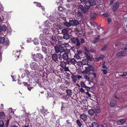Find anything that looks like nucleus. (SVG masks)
Masks as SVG:
<instances>
[{
    "label": "nucleus",
    "mask_w": 127,
    "mask_h": 127,
    "mask_svg": "<svg viewBox=\"0 0 127 127\" xmlns=\"http://www.w3.org/2000/svg\"><path fill=\"white\" fill-rule=\"evenodd\" d=\"M90 23L91 26H93L94 27L96 26L97 29L99 31L97 32L96 29L95 30V32L96 33H98L100 34H101L104 31L103 29L99 26L97 25L96 24H93L91 22H90Z\"/></svg>",
    "instance_id": "nucleus-1"
},
{
    "label": "nucleus",
    "mask_w": 127,
    "mask_h": 127,
    "mask_svg": "<svg viewBox=\"0 0 127 127\" xmlns=\"http://www.w3.org/2000/svg\"><path fill=\"white\" fill-rule=\"evenodd\" d=\"M30 67L32 69L34 70H37L39 68V65L36 63L32 62L30 63Z\"/></svg>",
    "instance_id": "nucleus-2"
},
{
    "label": "nucleus",
    "mask_w": 127,
    "mask_h": 127,
    "mask_svg": "<svg viewBox=\"0 0 127 127\" xmlns=\"http://www.w3.org/2000/svg\"><path fill=\"white\" fill-rule=\"evenodd\" d=\"M55 51L57 53H62L65 51V50L63 47L61 46L59 47L56 46L54 47Z\"/></svg>",
    "instance_id": "nucleus-3"
},
{
    "label": "nucleus",
    "mask_w": 127,
    "mask_h": 127,
    "mask_svg": "<svg viewBox=\"0 0 127 127\" xmlns=\"http://www.w3.org/2000/svg\"><path fill=\"white\" fill-rule=\"evenodd\" d=\"M67 64H72L75 65L77 61L74 58H69L68 60L66 61Z\"/></svg>",
    "instance_id": "nucleus-4"
},
{
    "label": "nucleus",
    "mask_w": 127,
    "mask_h": 127,
    "mask_svg": "<svg viewBox=\"0 0 127 127\" xmlns=\"http://www.w3.org/2000/svg\"><path fill=\"white\" fill-rule=\"evenodd\" d=\"M70 53V50H68L63 54L61 58H62L64 60H65L66 61L68 59V55Z\"/></svg>",
    "instance_id": "nucleus-5"
},
{
    "label": "nucleus",
    "mask_w": 127,
    "mask_h": 127,
    "mask_svg": "<svg viewBox=\"0 0 127 127\" xmlns=\"http://www.w3.org/2000/svg\"><path fill=\"white\" fill-rule=\"evenodd\" d=\"M32 73V74L33 73V71H31L30 72H29V70L27 69L25 70L24 71V73L22 75L21 77L22 78H23L26 76L27 77H28L29 75H30V73Z\"/></svg>",
    "instance_id": "nucleus-6"
},
{
    "label": "nucleus",
    "mask_w": 127,
    "mask_h": 127,
    "mask_svg": "<svg viewBox=\"0 0 127 127\" xmlns=\"http://www.w3.org/2000/svg\"><path fill=\"white\" fill-rule=\"evenodd\" d=\"M69 22L71 26H73L75 25H77L79 23L78 21L76 20H70Z\"/></svg>",
    "instance_id": "nucleus-7"
},
{
    "label": "nucleus",
    "mask_w": 127,
    "mask_h": 127,
    "mask_svg": "<svg viewBox=\"0 0 127 127\" xmlns=\"http://www.w3.org/2000/svg\"><path fill=\"white\" fill-rule=\"evenodd\" d=\"M119 6V3L118 2H116L113 5V11H116Z\"/></svg>",
    "instance_id": "nucleus-8"
},
{
    "label": "nucleus",
    "mask_w": 127,
    "mask_h": 127,
    "mask_svg": "<svg viewBox=\"0 0 127 127\" xmlns=\"http://www.w3.org/2000/svg\"><path fill=\"white\" fill-rule=\"evenodd\" d=\"M83 48L85 51L87 52H93L95 53L96 52L93 49H92L90 50L88 49L87 47L85 46H84Z\"/></svg>",
    "instance_id": "nucleus-9"
},
{
    "label": "nucleus",
    "mask_w": 127,
    "mask_h": 127,
    "mask_svg": "<svg viewBox=\"0 0 127 127\" xmlns=\"http://www.w3.org/2000/svg\"><path fill=\"white\" fill-rule=\"evenodd\" d=\"M91 18L93 20H95L97 18L96 14L94 13H91L90 14Z\"/></svg>",
    "instance_id": "nucleus-10"
},
{
    "label": "nucleus",
    "mask_w": 127,
    "mask_h": 127,
    "mask_svg": "<svg viewBox=\"0 0 127 127\" xmlns=\"http://www.w3.org/2000/svg\"><path fill=\"white\" fill-rule=\"evenodd\" d=\"M44 26L50 27L51 26V23H49L48 20H47L43 24Z\"/></svg>",
    "instance_id": "nucleus-11"
},
{
    "label": "nucleus",
    "mask_w": 127,
    "mask_h": 127,
    "mask_svg": "<svg viewBox=\"0 0 127 127\" xmlns=\"http://www.w3.org/2000/svg\"><path fill=\"white\" fill-rule=\"evenodd\" d=\"M45 36V35L43 34H41L39 36V38L40 40L43 41H45L46 40V36Z\"/></svg>",
    "instance_id": "nucleus-12"
},
{
    "label": "nucleus",
    "mask_w": 127,
    "mask_h": 127,
    "mask_svg": "<svg viewBox=\"0 0 127 127\" xmlns=\"http://www.w3.org/2000/svg\"><path fill=\"white\" fill-rule=\"evenodd\" d=\"M126 121V120L124 119H120L118 121L117 124L119 125H122L125 123Z\"/></svg>",
    "instance_id": "nucleus-13"
},
{
    "label": "nucleus",
    "mask_w": 127,
    "mask_h": 127,
    "mask_svg": "<svg viewBox=\"0 0 127 127\" xmlns=\"http://www.w3.org/2000/svg\"><path fill=\"white\" fill-rule=\"evenodd\" d=\"M51 58L52 59L55 61H56L58 60L57 55L55 54L51 55Z\"/></svg>",
    "instance_id": "nucleus-14"
},
{
    "label": "nucleus",
    "mask_w": 127,
    "mask_h": 127,
    "mask_svg": "<svg viewBox=\"0 0 127 127\" xmlns=\"http://www.w3.org/2000/svg\"><path fill=\"white\" fill-rule=\"evenodd\" d=\"M82 15L81 12L80 11H78L76 13L75 15V17L78 19H79L82 17Z\"/></svg>",
    "instance_id": "nucleus-15"
},
{
    "label": "nucleus",
    "mask_w": 127,
    "mask_h": 127,
    "mask_svg": "<svg viewBox=\"0 0 127 127\" xmlns=\"http://www.w3.org/2000/svg\"><path fill=\"white\" fill-rule=\"evenodd\" d=\"M71 78L72 79V81L74 82H76L77 80V77L76 76L74 75H72L71 77Z\"/></svg>",
    "instance_id": "nucleus-16"
},
{
    "label": "nucleus",
    "mask_w": 127,
    "mask_h": 127,
    "mask_svg": "<svg viewBox=\"0 0 127 127\" xmlns=\"http://www.w3.org/2000/svg\"><path fill=\"white\" fill-rule=\"evenodd\" d=\"M67 63L66 62H65L64 61H61L60 62V65L63 68H64L66 66Z\"/></svg>",
    "instance_id": "nucleus-17"
},
{
    "label": "nucleus",
    "mask_w": 127,
    "mask_h": 127,
    "mask_svg": "<svg viewBox=\"0 0 127 127\" xmlns=\"http://www.w3.org/2000/svg\"><path fill=\"white\" fill-rule=\"evenodd\" d=\"M80 83L81 86L83 88H86L87 89L88 88H90L88 87L85 84V83L84 82L82 81Z\"/></svg>",
    "instance_id": "nucleus-18"
},
{
    "label": "nucleus",
    "mask_w": 127,
    "mask_h": 127,
    "mask_svg": "<svg viewBox=\"0 0 127 127\" xmlns=\"http://www.w3.org/2000/svg\"><path fill=\"white\" fill-rule=\"evenodd\" d=\"M81 118L83 121H85L87 119V116L86 115L82 114L81 116Z\"/></svg>",
    "instance_id": "nucleus-19"
},
{
    "label": "nucleus",
    "mask_w": 127,
    "mask_h": 127,
    "mask_svg": "<svg viewBox=\"0 0 127 127\" xmlns=\"http://www.w3.org/2000/svg\"><path fill=\"white\" fill-rule=\"evenodd\" d=\"M49 30V29L46 28H45L43 30V32L46 34H48L50 33Z\"/></svg>",
    "instance_id": "nucleus-20"
},
{
    "label": "nucleus",
    "mask_w": 127,
    "mask_h": 127,
    "mask_svg": "<svg viewBox=\"0 0 127 127\" xmlns=\"http://www.w3.org/2000/svg\"><path fill=\"white\" fill-rule=\"evenodd\" d=\"M13 54L15 55V57L17 56V58H18L19 57V55L20 54V52L18 51H15L13 52Z\"/></svg>",
    "instance_id": "nucleus-21"
},
{
    "label": "nucleus",
    "mask_w": 127,
    "mask_h": 127,
    "mask_svg": "<svg viewBox=\"0 0 127 127\" xmlns=\"http://www.w3.org/2000/svg\"><path fill=\"white\" fill-rule=\"evenodd\" d=\"M95 110L96 112L97 113H98L100 112V108L97 106H95L94 107Z\"/></svg>",
    "instance_id": "nucleus-22"
},
{
    "label": "nucleus",
    "mask_w": 127,
    "mask_h": 127,
    "mask_svg": "<svg viewBox=\"0 0 127 127\" xmlns=\"http://www.w3.org/2000/svg\"><path fill=\"white\" fill-rule=\"evenodd\" d=\"M81 63L83 65H86L88 64V61L87 59H85L82 60Z\"/></svg>",
    "instance_id": "nucleus-23"
},
{
    "label": "nucleus",
    "mask_w": 127,
    "mask_h": 127,
    "mask_svg": "<svg viewBox=\"0 0 127 127\" xmlns=\"http://www.w3.org/2000/svg\"><path fill=\"white\" fill-rule=\"evenodd\" d=\"M0 29L1 31L5 32L7 30V27L5 25H3L0 27Z\"/></svg>",
    "instance_id": "nucleus-24"
},
{
    "label": "nucleus",
    "mask_w": 127,
    "mask_h": 127,
    "mask_svg": "<svg viewBox=\"0 0 127 127\" xmlns=\"http://www.w3.org/2000/svg\"><path fill=\"white\" fill-rule=\"evenodd\" d=\"M85 5H86V7L88 8L90 7L92 4L89 1H86L85 3Z\"/></svg>",
    "instance_id": "nucleus-25"
},
{
    "label": "nucleus",
    "mask_w": 127,
    "mask_h": 127,
    "mask_svg": "<svg viewBox=\"0 0 127 127\" xmlns=\"http://www.w3.org/2000/svg\"><path fill=\"white\" fill-rule=\"evenodd\" d=\"M89 114L91 116H92L94 113V111L93 109H89L88 111Z\"/></svg>",
    "instance_id": "nucleus-26"
},
{
    "label": "nucleus",
    "mask_w": 127,
    "mask_h": 127,
    "mask_svg": "<svg viewBox=\"0 0 127 127\" xmlns=\"http://www.w3.org/2000/svg\"><path fill=\"white\" fill-rule=\"evenodd\" d=\"M66 93L69 96H71L72 94V91L71 90L68 89L66 91Z\"/></svg>",
    "instance_id": "nucleus-27"
},
{
    "label": "nucleus",
    "mask_w": 127,
    "mask_h": 127,
    "mask_svg": "<svg viewBox=\"0 0 127 127\" xmlns=\"http://www.w3.org/2000/svg\"><path fill=\"white\" fill-rule=\"evenodd\" d=\"M60 45H63L64 46V47L67 48L70 47L68 43H66L65 42H63V43H62L61 44L60 43Z\"/></svg>",
    "instance_id": "nucleus-28"
},
{
    "label": "nucleus",
    "mask_w": 127,
    "mask_h": 127,
    "mask_svg": "<svg viewBox=\"0 0 127 127\" xmlns=\"http://www.w3.org/2000/svg\"><path fill=\"white\" fill-rule=\"evenodd\" d=\"M67 104L66 103L62 102V107H61V110H64L65 108H66V105Z\"/></svg>",
    "instance_id": "nucleus-29"
},
{
    "label": "nucleus",
    "mask_w": 127,
    "mask_h": 127,
    "mask_svg": "<svg viewBox=\"0 0 127 127\" xmlns=\"http://www.w3.org/2000/svg\"><path fill=\"white\" fill-rule=\"evenodd\" d=\"M34 3H36V6L39 7H41V8L42 9V10H43L44 11L45 9V8H44V7L42 6L41 4L39 3H38L36 2H34Z\"/></svg>",
    "instance_id": "nucleus-30"
},
{
    "label": "nucleus",
    "mask_w": 127,
    "mask_h": 127,
    "mask_svg": "<svg viewBox=\"0 0 127 127\" xmlns=\"http://www.w3.org/2000/svg\"><path fill=\"white\" fill-rule=\"evenodd\" d=\"M36 57L39 59H41L43 58V56L40 53H38L36 54Z\"/></svg>",
    "instance_id": "nucleus-31"
},
{
    "label": "nucleus",
    "mask_w": 127,
    "mask_h": 127,
    "mask_svg": "<svg viewBox=\"0 0 127 127\" xmlns=\"http://www.w3.org/2000/svg\"><path fill=\"white\" fill-rule=\"evenodd\" d=\"M62 32L63 34H67L68 32V31L66 29H64L62 30Z\"/></svg>",
    "instance_id": "nucleus-32"
},
{
    "label": "nucleus",
    "mask_w": 127,
    "mask_h": 127,
    "mask_svg": "<svg viewBox=\"0 0 127 127\" xmlns=\"http://www.w3.org/2000/svg\"><path fill=\"white\" fill-rule=\"evenodd\" d=\"M42 52L45 54H46L47 53V51L46 47H42Z\"/></svg>",
    "instance_id": "nucleus-33"
},
{
    "label": "nucleus",
    "mask_w": 127,
    "mask_h": 127,
    "mask_svg": "<svg viewBox=\"0 0 127 127\" xmlns=\"http://www.w3.org/2000/svg\"><path fill=\"white\" fill-rule=\"evenodd\" d=\"M63 38L64 39H67L69 38V35L68 33L64 34L63 36Z\"/></svg>",
    "instance_id": "nucleus-34"
},
{
    "label": "nucleus",
    "mask_w": 127,
    "mask_h": 127,
    "mask_svg": "<svg viewBox=\"0 0 127 127\" xmlns=\"http://www.w3.org/2000/svg\"><path fill=\"white\" fill-rule=\"evenodd\" d=\"M116 103V101L114 100H112L110 102V105L111 107L113 106Z\"/></svg>",
    "instance_id": "nucleus-35"
},
{
    "label": "nucleus",
    "mask_w": 127,
    "mask_h": 127,
    "mask_svg": "<svg viewBox=\"0 0 127 127\" xmlns=\"http://www.w3.org/2000/svg\"><path fill=\"white\" fill-rule=\"evenodd\" d=\"M124 54V53L123 52H120L117 54V56L118 57H120L123 56Z\"/></svg>",
    "instance_id": "nucleus-36"
},
{
    "label": "nucleus",
    "mask_w": 127,
    "mask_h": 127,
    "mask_svg": "<svg viewBox=\"0 0 127 127\" xmlns=\"http://www.w3.org/2000/svg\"><path fill=\"white\" fill-rule=\"evenodd\" d=\"M99 40L98 38L97 37L93 40H92V42L94 43H96L98 42L99 41Z\"/></svg>",
    "instance_id": "nucleus-37"
},
{
    "label": "nucleus",
    "mask_w": 127,
    "mask_h": 127,
    "mask_svg": "<svg viewBox=\"0 0 127 127\" xmlns=\"http://www.w3.org/2000/svg\"><path fill=\"white\" fill-rule=\"evenodd\" d=\"M127 75V73L126 72H124L122 73H121L120 74H119V75L120 76L124 77L126 76Z\"/></svg>",
    "instance_id": "nucleus-38"
},
{
    "label": "nucleus",
    "mask_w": 127,
    "mask_h": 127,
    "mask_svg": "<svg viewBox=\"0 0 127 127\" xmlns=\"http://www.w3.org/2000/svg\"><path fill=\"white\" fill-rule=\"evenodd\" d=\"M78 39L77 38L73 37L71 38V40L73 43H75Z\"/></svg>",
    "instance_id": "nucleus-39"
},
{
    "label": "nucleus",
    "mask_w": 127,
    "mask_h": 127,
    "mask_svg": "<svg viewBox=\"0 0 127 127\" xmlns=\"http://www.w3.org/2000/svg\"><path fill=\"white\" fill-rule=\"evenodd\" d=\"M5 117V115L4 113L3 112H0V118L1 119H3Z\"/></svg>",
    "instance_id": "nucleus-40"
},
{
    "label": "nucleus",
    "mask_w": 127,
    "mask_h": 127,
    "mask_svg": "<svg viewBox=\"0 0 127 127\" xmlns=\"http://www.w3.org/2000/svg\"><path fill=\"white\" fill-rule=\"evenodd\" d=\"M50 21L52 22H54L55 21V19L54 17L52 16H51L49 19Z\"/></svg>",
    "instance_id": "nucleus-41"
},
{
    "label": "nucleus",
    "mask_w": 127,
    "mask_h": 127,
    "mask_svg": "<svg viewBox=\"0 0 127 127\" xmlns=\"http://www.w3.org/2000/svg\"><path fill=\"white\" fill-rule=\"evenodd\" d=\"M92 127H99V125L97 123L95 122H93L92 124Z\"/></svg>",
    "instance_id": "nucleus-42"
},
{
    "label": "nucleus",
    "mask_w": 127,
    "mask_h": 127,
    "mask_svg": "<svg viewBox=\"0 0 127 127\" xmlns=\"http://www.w3.org/2000/svg\"><path fill=\"white\" fill-rule=\"evenodd\" d=\"M41 44L42 45L47 46L48 45L46 42L44 41L41 40L40 42Z\"/></svg>",
    "instance_id": "nucleus-43"
},
{
    "label": "nucleus",
    "mask_w": 127,
    "mask_h": 127,
    "mask_svg": "<svg viewBox=\"0 0 127 127\" xmlns=\"http://www.w3.org/2000/svg\"><path fill=\"white\" fill-rule=\"evenodd\" d=\"M77 123L78 125V126L79 127H81L82 124L80 121L79 120H76Z\"/></svg>",
    "instance_id": "nucleus-44"
},
{
    "label": "nucleus",
    "mask_w": 127,
    "mask_h": 127,
    "mask_svg": "<svg viewBox=\"0 0 127 127\" xmlns=\"http://www.w3.org/2000/svg\"><path fill=\"white\" fill-rule=\"evenodd\" d=\"M64 25L67 27H69L71 26L69 22H65L64 23Z\"/></svg>",
    "instance_id": "nucleus-45"
},
{
    "label": "nucleus",
    "mask_w": 127,
    "mask_h": 127,
    "mask_svg": "<svg viewBox=\"0 0 127 127\" xmlns=\"http://www.w3.org/2000/svg\"><path fill=\"white\" fill-rule=\"evenodd\" d=\"M88 8H84V9L82 10V11L84 13H86L88 12Z\"/></svg>",
    "instance_id": "nucleus-46"
},
{
    "label": "nucleus",
    "mask_w": 127,
    "mask_h": 127,
    "mask_svg": "<svg viewBox=\"0 0 127 127\" xmlns=\"http://www.w3.org/2000/svg\"><path fill=\"white\" fill-rule=\"evenodd\" d=\"M4 37H1L0 38V43H3L4 41Z\"/></svg>",
    "instance_id": "nucleus-47"
},
{
    "label": "nucleus",
    "mask_w": 127,
    "mask_h": 127,
    "mask_svg": "<svg viewBox=\"0 0 127 127\" xmlns=\"http://www.w3.org/2000/svg\"><path fill=\"white\" fill-rule=\"evenodd\" d=\"M33 43L35 45H37L38 44V40L36 39H35L33 41Z\"/></svg>",
    "instance_id": "nucleus-48"
},
{
    "label": "nucleus",
    "mask_w": 127,
    "mask_h": 127,
    "mask_svg": "<svg viewBox=\"0 0 127 127\" xmlns=\"http://www.w3.org/2000/svg\"><path fill=\"white\" fill-rule=\"evenodd\" d=\"M108 46L109 45H105L104 47L102 48L101 50L103 51H105Z\"/></svg>",
    "instance_id": "nucleus-49"
},
{
    "label": "nucleus",
    "mask_w": 127,
    "mask_h": 127,
    "mask_svg": "<svg viewBox=\"0 0 127 127\" xmlns=\"http://www.w3.org/2000/svg\"><path fill=\"white\" fill-rule=\"evenodd\" d=\"M78 8L81 11L84 9V7L83 6L81 5H78Z\"/></svg>",
    "instance_id": "nucleus-50"
},
{
    "label": "nucleus",
    "mask_w": 127,
    "mask_h": 127,
    "mask_svg": "<svg viewBox=\"0 0 127 127\" xmlns=\"http://www.w3.org/2000/svg\"><path fill=\"white\" fill-rule=\"evenodd\" d=\"M105 62H104L102 63V67L103 68H106V69H108V68L105 65Z\"/></svg>",
    "instance_id": "nucleus-51"
},
{
    "label": "nucleus",
    "mask_w": 127,
    "mask_h": 127,
    "mask_svg": "<svg viewBox=\"0 0 127 127\" xmlns=\"http://www.w3.org/2000/svg\"><path fill=\"white\" fill-rule=\"evenodd\" d=\"M83 77L84 79L87 80H89V79H90L89 77L88 76L86 75H84L83 76Z\"/></svg>",
    "instance_id": "nucleus-52"
},
{
    "label": "nucleus",
    "mask_w": 127,
    "mask_h": 127,
    "mask_svg": "<svg viewBox=\"0 0 127 127\" xmlns=\"http://www.w3.org/2000/svg\"><path fill=\"white\" fill-rule=\"evenodd\" d=\"M91 70V69L90 68V66L89 67H86V68L85 71L87 72H88L90 71Z\"/></svg>",
    "instance_id": "nucleus-53"
},
{
    "label": "nucleus",
    "mask_w": 127,
    "mask_h": 127,
    "mask_svg": "<svg viewBox=\"0 0 127 127\" xmlns=\"http://www.w3.org/2000/svg\"><path fill=\"white\" fill-rule=\"evenodd\" d=\"M74 58L76 59H79L80 58L79 56L77 54H75L74 56Z\"/></svg>",
    "instance_id": "nucleus-54"
},
{
    "label": "nucleus",
    "mask_w": 127,
    "mask_h": 127,
    "mask_svg": "<svg viewBox=\"0 0 127 127\" xmlns=\"http://www.w3.org/2000/svg\"><path fill=\"white\" fill-rule=\"evenodd\" d=\"M58 10L60 11H63V8L61 6H59L58 7Z\"/></svg>",
    "instance_id": "nucleus-55"
},
{
    "label": "nucleus",
    "mask_w": 127,
    "mask_h": 127,
    "mask_svg": "<svg viewBox=\"0 0 127 127\" xmlns=\"http://www.w3.org/2000/svg\"><path fill=\"white\" fill-rule=\"evenodd\" d=\"M4 44L6 46L8 45L9 44V41L8 40H5L4 42Z\"/></svg>",
    "instance_id": "nucleus-56"
},
{
    "label": "nucleus",
    "mask_w": 127,
    "mask_h": 127,
    "mask_svg": "<svg viewBox=\"0 0 127 127\" xmlns=\"http://www.w3.org/2000/svg\"><path fill=\"white\" fill-rule=\"evenodd\" d=\"M102 15L103 16L105 17H107L109 16V15L108 13H105V14H102Z\"/></svg>",
    "instance_id": "nucleus-57"
},
{
    "label": "nucleus",
    "mask_w": 127,
    "mask_h": 127,
    "mask_svg": "<svg viewBox=\"0 0 127 127\" xmlns=\"http://www.w3.org/2000/svg\"><path fill=\"white\" fill-rule=\"evenodd\" d=\"M76 42H77L76 45L77 46H79L80 45V43L78 39Z\"/></svg>",
    "instance_id": "nucleus-58"
},
{
    "label": "nucleus",
    "mask_w": 127,
    "mask_h": 127,
    "mask_svg": "<svg viewBox=\"0 0 127 127\" xmlns=\"http://www.w3.org/2000/svg\"><path fill=\"white\" fill-rule=\"evenodd\" d=\"M3 122L2 121H0V127H3Z\"/></svg>",
    "instance_id": "nucleus-59"
},
{
    "label": "nucleus",
    "mask_w": 127,
    "mask_h": 127,
    "mask_svg": "<svg viewBox=\"0 0 127 127\" xmlns=\"http://www.w3.org/2000/svg\"><path fill=\"white\" fill-rule=\"evenodd\" d=\"M23 84L25 86H27L28 87V86H29L30 84H28L27 82H24L23 83Z\"/></svg>",
    "instance_id": "nucleus-60"
},
{
    "label": "nucleus",
    "mask_w": 127,
    "mask_h": 127,
    "mask_svg": "<svg viewBox=\"0 0 127 127\" xmlns=\"http://www.w3.org/2000/svg\"><path fill=\"white\" fill-rule=\"evenodd\" d=\"M102 70L103 71V73L105 74H107V72L106 70L105 69H103Z\"/></svg>",
    "instance_id": "nucleus-61"
},
{
    "label": "nucleus",
    "mask_w": 127,
    "mask_h": 127,
    "mask_svg": "<svg viewBox=\"0 0 127 127\" xmlns=\"http://www.w3.org/2000/svg\"><path fill=\"white\" fill-rule=\"evenodd\" d=\"M52 39L54 41H56V37L54 36H52Z\"/></svg>",
    "instance_id": "nucleus-62"
},
{
    "label": "nucleus",
    "mask_w": 127,
    "mask_h": 127,
    "mask_svg": "<svg viewBox=\"0 0 127 127\" xmlns=\"http://www.w3.org/2000/svg\"><path fill=\"white\" fill-rule=\"evenodd\" d=\"M87 58L89 60H90L91 61L93 59V58H92L91 57H90L89 56H88V57H87Z\"/></svg>",
    "instance_id": "nucleus-63"
},
{
    "label": "nucleus",
    "mask_w": 127,
    "mask_h": 127,
    "mask_svg": "<svg viewBox=\"0 0 127 127\" xmlns=\"http://www.w3.org/2000/svg\"><path fill=\"white\" fill-rule=\"evenodd\" d=\"M90 68H91V71H94L95 70V69L94 67L92 66H90Z\"/></svg>",
    "instance_id": "nucleus-64"
}]
</instances>
